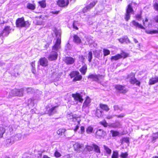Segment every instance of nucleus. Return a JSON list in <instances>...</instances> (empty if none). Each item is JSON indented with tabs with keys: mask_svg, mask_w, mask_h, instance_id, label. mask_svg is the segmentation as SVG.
<instances>
[{
	"mask_svg": "<svg viewBox=\"0 0 158 158\" xmlns=\"http://www.w3.org/2000/svg\"><path fill=\"white\" fill-rule=\"evenodd\" d=\"M57 40L55 45L53 47L52 51L48 57L49 60L52 61L57 59L58 54L57 52L58 50L60 48L61 43L60 34V33H56Z\"/></svg>",
	"mask_w": 158,
	"mask_h": 158,
	"instance_id": "nucleus-1",
	"label": "nucleus"
},
{
	"mask_svg": "<svg viewBox=\"0 0 158 158\" xmlns=\"http://www.w3.org/2000/svg\"><path fill=\"white\" fill-rule=\"evenodd\" d=\"M30 24L28 21H25L23 17L18 18L16 22V26L18 27H27Z\"/></svg>",
	"mask_w": 158,
	"mask_h": 158,
	"instance_id": "nucleus-2",
	"label": "nucleus"
},
{
	"mask_svg": "<svg viewBox=\"0 0 158 158\" xmlns=\"http://www.w3.org/2000/svg\"><path fill=\"white\" fill-rule=\"evenodd\" d=\"M136 5V4L134 2H132L131 4H129L127 6V8L126 9V13L125 17L126 20L128 21L130 19V15L134 14V11L131 6L132 5Z\"/></svg>",
	"mask_w": 158,
	"mask_h": 158,
	"instance_id": "nucleus-3",
	"label": "nucleus"
},
{
	"mask_svg": "<svg viewBox=\"0 0 158 158\" xmlns=\"http://www.w3.org/2000/svg\"><path fill=\"white\" fill-rule=\"evenodd\" d=\"M128 78L129 79V81L131 84H135L136 85L139 86L140 82L137 80L135 77V74L133 73H131L128 76Z\"/></svg>",
	"mask_w": 158,
	"mask_h": 158,
	"instance_id": "nucleus-4",
	"label": "nucleus"
},
{
	"mask_svg": "<svg viewBox=\"0 0 158 158\" xmlns=\"http://www.w3.org/2000/svg\"><path fill=\"white\" fill-rule=\"evenodd\" d=\"M106 135V132L103 130L101 129L98 130L95 133L96 138L99 139L104 138Z\"/></svg>",
	"mask_w": 158,
	"mask_h": 158,
	"instance_id": "nucleus-5",
	"label": "nucleus"
},
{
	"mask_svg": "<svg viewBox=\"0 0 158 158\" xmlns=\"http://www.w3.org/2000/svg\"><path fill=\"white\" fill-rule=\"evenodd\" d=\"M72 96L76 101H79L81 103H82L83 101L82 95L79 93L73 94H72Z\"/></svg>",
	"mask_w": 158,
	"mask_h": 158,
	"instance_id": "nucleus-6",
	"label": "nucleus"
},
{
	"mask_svg": "<svg viewBox=\"0 0 158 158\" xmlns=\"http://www.w3.org/2000/svg\"><path fill=\"white\" fill-rule=\"evenodd\" d=\"M97 1H93L90 3L89 4L87 5L86 7H84L82 9V12L83 13L87 12L88 11L91 9L92 8L94 7L96 4L97 3Z\"/></svg>",
	"mask_w": 158,
	"mask_h": 158,
	"instance_id": "nucleus-7",
	"label": "nucleus"
},
{
	"mask_svg": "<svg viewBox=\"0 0 158 158\" xmlns=\"http://www.w3.org/2000/svg\"><path fill=\"white\" fill-rule=\"evenodd\" d=\"M10 27H6L2 31L0 32V37L7 36L10 33Z\"/></svg>",
	"mask_w": 158,
	"mask_h": 158,
	"instance_id": "nucleus-8",
	"label": "nucleus"
},
{
	"mask_svg": "<svg viewBox=\"0 0 158 158\" xmlns=\"http://www.w3.org/2000/svg\"><path fill=\"white\" fill-rule=\"evenodd\" d=\"M57 3L60 7H65L69 4V0H58Z\"/></svg>",
	"mask_w": 158,
	"mask_h": 158,
	"instance_id": "nucleus-9",
	"label": "nucleus"
},
{
	"mask_svg": "<svg viewBox=\"0 0 158 158\" xmlns=\"http://www.w3.org/2000/svg\"><path fill=\"white\" fill-rule=\"evenodd\" d=\"M91 102V100L89 97H87L83 103L82 109L83 110H85V108L89 106Z\"/></svg>",
	"mask_w": 158,
	"mask_h": 158,
	"instance_id": "nucleus-10",
	"label": "nucleus"
},
{
	"mask_svg": "<svg viewBox=\"0 0 158 158\" xmlns=\"http://www.w3.org/2000/svg\"><path fill=\"white\" fill-rule=\"evenodd\" d=\"M75 150L78 152H80L84 148V145L82 143H76L74 145Z\"/></svg>",
	"mask_w": 158,
	"mask_h": 158,
	"instance_id": "nucleus-11",
	"label": "nucleus"
},
{
	"mask_svg": "<svg viewBox=\"0 0 158 158\" xmlns=\"http://www.w3.org/2000/svg\"><path fill=\"white\" fill-rule=\"evenodd\" d=\"M75 61V58H74L71 57H65L64 59V62L67 64H73Z\"/></svg>",
	"mask_w": 158,
	"mask_h": 158,
	"instance_id": "nucleus-12",
	"label": "nucleus"
},
{
	"mask_svg": "<svg viewBox=\"0 0 158 158\" xmlns=\"http://www.w3.org/2000/svg\"><path fill=\"white\" fill-rule=\"evenodd\" d=\"M71 118L70 117L69 119H70L72 121L74 122L75 124H80L81 119L79 117L74 116H71Z\"/></svg>",
	"mask_w": 158,
	"mask_h": 158,
	"instance_id": "nucleus-13",
	"label": "nucleus"
},
{
	"mask_svg": "<svg viewBox=\"0 0 158 158\" xmlns=\"http://www.w3.org/2000/svg\"><path fill=\"white\" fill-rule=\"evenodd\" d=\"M39 62L40 65L43 66H46L48 64V61L45 57H42L40 59Z\"/></svg>",
	"mask_w": 158,
	"mask_h": 158,
	"instance_id": "nucleus-14",
	"label": "nucleus"
},
{
	"mask_svg": "<svg viewBox=\"0 0 158 158\" xmlns=\"http://www.w3.org/2000/svg\"><path fill=\"white\" fill-rule=\"evenodd\" d=\"M130 25L131 26H134L136 28L138 27L143 29H145V28L141 24H139L135 20L132 21Z\"/></svg>",
	"mask_w": 158,
	"mask_h": 158,
	"instance_id": "nucleus-15",
	"label": "nucleus"
},
{
	"mask_svg": "<svg viewBox=\"0 0 158 158\" xmlns=\"http://www.w3.org/2000/svg\"><path fill=\"white\" fill-rule=\"evenodd\" d=\"M115 88L118 90L120 93H125L127 90L125 87L121 85H117L115 86Z\"/></svg>",
	"mask_w": 158,
	"mask_h": 158,
	"instance_id": "nucleus-16",
	"label": "nucleus"
},
{
	"mask_svg": "<svg viewBox=\"0 0 158 158\" xmlns=\"http://www.w3.org/2000/svg\"><path fill=\"white\" fill-rule=\"evenodd\" d=\"M100 77V75H97L96 74H90L88 76V78L92 79L94 81H98Z\"/></svg>",
	"mask_w": 158,
	"mask_h": 158,
	"instance_id": "nucleus-17",
	"label": "nucleus"
},
{
	"mask_svg": "<svg viewBox=\"0 0 158 158\" xmlns=\"http://www.w3.org/2000/svg\"><path fill=\"white\" fill-rule=\"evenodd\" d=\"M109 126L110 127L114 128H119L122 127V124L119 121H116L114 123L110 124Z\"/></svg>",
	"mask_w": 158,
	"mask_h": 158,
	"instance_id": "nucleus-18",
	"label": "nucleus"
},
{
	"mask_svg": "<svg viewBox=\"0 0 158 158\" xmlns=\"http://www.w3.org/2000/svg\"><path fill=\"white\" fill-rule=\"evenodd\" d=\"M58 107V106H56L52 107L49 109L48 111V113L49 116H51L56 112V109Z\"/></svg>",
	"mask_w": 158,
	"mask_h": 158,
	"instance_id": "nucleus-19",
	"label": "nucleus"
},
{
	"mask_svg": "<svg viewBox=\"0 0 158 158\" xmlns=\"http://www.w3.org/2000/svg\"><path fill=\"white\" fill-rule=\"evenodd\" d=\"M158 82V77L153 78L152 77L150 79L149 81V84L152 85Z\"/></svg>",
	"mask_w": 158,
	"mask_h": 158,
	"instance_id": "nucleus-20",
	"label": "nucleus"
},
{
	"mask_svg": "<svg viewBox=\"0 0 158 158\" xmlns=\"http://www.w3.org/2000/svg\"><path fill=\"white\" fill-rule=\"evenodd\" d=\"M74 42L77 44L81 43V41L80 38L76 35H74L73 36Z\"/></svg>",
	"mask_w": 158,
	"mask_h": 158,
	"instance_id": "nucleus-21",
	"label": "nucleus"
},
{
	"mask_svg": "<svg viewBox=\"0 0 158 158\" xmlns=\"http://www.w3.org/2000/svg\"><path fill=\"white\" fill-rule=\"evenodd\" d=\"M119 42L121 43H123L124 42L127 43L128 42H129V40L128 37L127 36H125L122 38H120L118 39Z\"/></svg>",
	"mask_w": 158,
	"mask_h": 158,
	"instance_id": "nucleus-22",
	"label": "nucleus"
},
{
	"mask_svg": "<svg viewBox=\"0 0 158 158\" xmlns=\"http://www.w3.org/2000/svg\"><path fill=\"white\" fill-rule=\"evenodd\" d=\"M102 111L98 109H97L95 112L96 116H97L98 118H100L102 116Z\"/></svg>",
	"mask_w": 158,
	"mask_h": 158,
	"instance_id": "nucleus-23",
	"label": "nucleus"
},
{
	"mask_svg": "<svg viewBox=\"0 0 158 158\" xmlns=\"http://www.w3.org/2000/svg\"><path fill=\"white\" fill-rule=\"evenodd\" d=\"M114 111H116L118 112H120L123 109L122 106H119L118 105H115L114 106Z\"/></svg>",
	"mask_w": 158,
	"mask_h": 158,
	"instance_id": "nucleus-24",
	"label": "nucleus"
},
{
	"mask_svg": "<svg viewBox=\"0 0 158 158\" xmlns=\"http://www.w3.org/2000/svg\"><path fill=\"white\" fill-rule=\"evenodd\" d=\"M93 146L94 151L100 154L101 152L99 147L98 145L94 144H93Z\"/></svg>",
	"mask_w": 158,
	"mask_h": 158,
	"instance_id": "nucleus-25",
	"label": "nucleus"
},
{
	"mask_svg": "<svg viewBox=\"0 0 158 158\" xmlns=\"http://www.w3.org/2000/svg\"><path fill=\"white\" fill-rule=\"evenodd\" d=\"M66 131V130L65 129H60L57 131L56 133L58 135H61L64 134Z\"/></svg>",
	"mask_w": 158,
	"mask_h": 158,
	"instance_id": "nucleus-26",
	"label": "nucleus"
},
{
	"mask_svg": "<svg viewBox=\"0 0 158 158\" xmlns=\"http://www.w3.org/2000/svg\"><path fill=\"white\" fill-rule=\"evenodd\" d=\"M27 7L29 9L34 10L35 9V4L28 3L27 4Z\"/></svg>",
	"mask_w": 158,
	"mask_h": 158,
	"instance_id": "nucleus-27",
	"label": "nucleus"
},
{
	"mask_svg": "<svg viewBox=\"0 0 158 158\" xmlns=\"http://www.w3.org/2000/svg\"><path fill=\"white\" fill-rule=\"evenodd\" d=\"M79 74V73L77 71H73L70 73L69 76L71 78L73 77H75L76 75H78V74Z\"/></svg>",
	"mask_w": 158,
	"mask_h": 158,
	"instance_id": "nucleus-28",
	"label": "nucleus"
},
{
	"mask_svg": "<svg viewBox=\"0 0 158 158\" xmlns=\"http://www.w3.org/2000/svg\"><path fill=\"white\" fill-rule=\"evenodd\" d=\"M5 128L2 126H0V138L3 137V135L5 133Z\"/></svg>",
	"mask_w": 158,
	"mask_h": 158,
	"instance_id": "nucleus-29",
	"label": "nucleus"
},
{
	"mask_svg": "<svg viewBox=\"0 0 158 158\" xmlns=\"http://www.w3.org/2000/svg\"><path fill=\"white\" fill-rule=\"evenodd\" d=\"M78 75H76V76L73 79V81L74 82L76 81H80L82 78V76L78 74Z\"/></svg>",
	"mask_w": 158,
	"mask_h": 158,
	"instance_id": "nucleus-30",
	"label": "nucleus"
},
{
	"mask_svg": "<svg viewBox=\"0 0 158 158\" xmlns=\"http://www.w3.org/2000/svg\"><path fill=\"white\" fill-rule=\"evenodd\" d=\"M87 69V68L86 66H82L81 68L80 69V71L83 75H85Z\"/></svg>",
	"mask_w": 158,
	"mask_h": 158,
	"instance_id": "nucleus-31",
	"label": "nucleus"
},
{
	"mask_svg": "<svg viewBox=\"0 0 158 158\" xmlns=\"http://www.w3.org/2000/svg\"><path fill=\"white\" fill-rule=\"evenodd\" d=\"M122 56H121V55L120 54H118L117 55L112 56L111 58V60H116L119 59L121 58Z\"/></svg>",
	"mask_w": 158,
	"mask_h": 158,
	"instance_id": "nucleus-32",
	"label": "nucleus"
},
{
	"mask_svg": "<svg viewBox=\"0 0 158 158\" xmlns=\"http://www.w3.org/2000/svg\"><path fill=\"white\" fill-rule=\"evenodd\" d=\"M100 108L103 110L106 111H108L109 110V109L107 105L100 104Z\"/></svg>",
	"mask_w": 158,
	"mask_h": 158,
	"instance_id": "nucleus-33",
	"label": "nucleus"
},
{
	"mask_svg": "<svg viewBox=\"0 0 158 158\" xmlns=\"http://www.w3.org/2000/svg\"><path fill=\"white\" fill-rule=\"evenodd\" d=\"M120 55H121V56H122L121 58H123L124 59L129 57V53L125 52L123 51H122Z\"/></svg>",
	"mask_w": 158,
	"mask_h": 158,
	"instance_id": "nucleus-34",
	"label": "nucleus"
},
{
	"mask_svg": "<svg viewBox=\"0 0 158 158\" xmlns=\"http://www.w3.org/2000/svg\"><path fill=\"white\" fill-rule=\"evenodd\" d=\"M23 89H18V92H16V96H23Z\"/></svg>",
	"mask_w": 158,
	"mask_h": 158,
	"instance_id": "nucleus-35",
	"label": "nucleus"
},
{
	"mask_svg": "<svg viewBox=\"0 0 158 158\" xmlns=\"http://www.w3.org/2000/svg\"><path fill=\"white\" fill-rule=\"evenodd\" d=\"M93 149V146L86 145L85 146V150L89 152H90Z\"/></svg>",
	"mask_w": 158,
	"mask_h": 158,
	"instance_id": "nucleus-36",
	"label": "nucleus"
},
{
	"mask_svg": "<svg viewBox=\"0 0 158 158\" xmlns=\"http://www.w3.org/2000/svg\"><path fill=\"white\" fill-rule=\"evenodd\" d=\"M103 147L106 153L109 155H110L111 152V150L107 146L105 145L103 146Z\"/></svg>",
	"mask_w": 158,
	"mask_h": 158,
	"instance_id": "nucleus-37",
	"label": "nucleus"
},
{
	"mask_svg": "<svg viewBox=\"0 0 158 158\" xmlns=\"http://www.w3.org/2000/svg\"><path fill=\"white\" fill-rule=\"evenodd\" d=\"M15 141L13 137H11L10 139H7L6 140L7 143H8L9 145L11 144L14 143Z\"/></svg>",
	"mask_w": 158,
	"mask_h": 158,
	"instance_id": "nucleus-38",
	"label": "nucleus"
},
{
	"mask_svg": "<svg viewBox=\"0 0 158 158\" xmlns=\"http://www.w3.org/2000/svg\"><path fill=\"white\" fill-rule=\"evenodd\" d=\"M18 92V89H15L11 90L10 92V95L11 96H16V92Z\"/></svg>",
	"mask_w": 158,
	"mask_h": 158,
	"instance_id": "nucleus-39",
	"label": "nucleus"
},
{
	"mask_svg": "<svg viewBox=\"0 0 158 158\" xmlns=\"http://www.w3.org/2000/svg\"><path fill=\"white\" fill-rule=\"evenodd\" d=\"M110 133L112 134V136L113 137L117 136L119 134L118 131L114 130H111L110 131Z\"/></svg>",
	"mask_w": 158,
	"mask_h": 158,
	"instance_id": "nucleus-40",
	"label": "nucleus"
},
{
	"mask_svg": "<svg viewBox=\"0 0 158 158\" xmlns=\"http://www.w3.org/2000/svg\"><path fill=\"white\" fill-rule=\"evenodd\" d=\"M39 3L40 6L42 8H45L46 6V3L44 0H43L39 2Z\"/></svg>",
	"mask_w": 158,
	"mask_h": 158,
	"instance_id": "nucleus-41",
	"label": "nucleus"
},
{
	"mask_svg": "<svg viewBox=\"0 0 158 158\" xmlns=\"http://www.w3.org/2000/svg\"><path fill=\"white\" fill-rule=\"evenodd\" d=\"M146 32L148 34H153L155 33H158V31L157 30H148L146 31Z\"/></svg>",
	"mask_w": 158,
	"mask_h": 158,
	"instance_id": "nucleus-42",
	"label": "nucleus"
},
{
	"mask_svg": "<svg viewBox=\"0 0 158 158\" xmlns=\"http://www.w3.org/2000/svg\"><path fill=\"white\" fill-rule=\"evenodd\" d=\"M15 141L20 140L21 138V135L20 134H18L13 137Z\"/></svg>",
	"mask_w": 158,
	"mask_h": 158,
	"instance_id": "nucleus-43",
	"label": "nucleus"
},
{
	"mask_svg": "<svg viewBox=\"0 0 158 158\" xmlns=\"http://www.w3.org/2000/svg\"><path fill=\"white\" fill-rule=\"evenodd\" d=\"M93 130V127L90 126L88 127L86 130V131L88 134H89L92 132Z\"/></svg>",
	"mask_w": 158,
	"mask_h": 158,
	"instance_id": "nucleus-44",
	"label": "nucleus"
},
{
	"mask_svg": "<svg viewBox=\"0 0 158 158\" xmlns=\"http://www.w3.org/2000/svg\"><path fill=\"white\" fill-rule=\"evenodd\" d=\"M103 52L104 56H106L110 54V51L108 49H103Z\"/></svg>",
	"mask_w": 158,
	"mask_h": 158,
	"instance_id": "nucleus-45",
	"label": "nucleus"
},
{
	"mask_svg": "<svg viewBox=\"0 0 158 158\" xmlns=\"http://www.w3.org/2000/svg\"><path fill=\"white\" fill-rule=\"evenodd\" d=\"M128 155V154L127 152L125 153L122 152L120 156L122 158H127Z\"/></svg>",
	"mask_w": 158,
	"mask_h": 158,
	"instance_id": "nucleus-46",
	"label": "nucleus"
},
{
	"mask_svg": "<svg viewBox=\"0 0 158 158\" xmlns=\"http://www.w3.org/2000/svg\"><path fill=\"white\" fill-rule=\"evenodd\" d=\"M92 53L91 52H89L88 53V60L90 62L91 61L92 58Z\"/></svg>",
	"mask_w": 158,
	"mask_h": 158,
	"instance_id": "nucleus-47",
	"label": "nucleus"
},
{
	"mask_svg": "<svg viewBox=\"0 0 158 158\" xmlns=\"http://www.w3.org/2000/svg\"><path fill=\"white\" fill-rule=\"evenodd\" d=\"M118 153L117 152L114 151L111 158H118Z\"/></svg>",
	"mask_w": 158,
	"mask_h": 158,
	"instance_id": "nucleus-48",
	"label": "nucleus"
},
{
	"mask_svg": "<svg viewBox=\"0 0 158 158\" xmlns=\"http://www.w3.org/2000/svg\"><path fill=\"white\" fill-rule=\"evenodd\" d=\"M153 140H155L158 138V132L154 133L152 135Z\"/></svg>",
	"mask_w": 158,
	"mask_h": 158,
	"instance_id": "nucleus-49",
	"label": "nucleus"
},
{
	"mask_svg": "<svg viewBox=\"0 0 158 158\" xmlns=\"http://www.w3.org/2000/svg\"><path fill=\"white\" fill-rule=\"evenodd\" d=\"M154 9L158 11V3L157 2H155L153 4Z\"/></svg>",
	"mask_w": 158,
	"mask_h": 158,
	"instance_id": "nucleus-50",
	"label": "nucleus"
},
{
	"mask_svg": "<svg viewBox=\"0 0 158 158\" xmlns=\"http://www.w3.org/2000/svg\"><path fill=\"white\" fill-rule=\"evenodd\" d=\"M27 93L31 94L33 92L34 90L31 88H28L26 89Z\"/></svg>",
	"mask_w": 158,
	"mask_h": 158,
	"instance_id": "nucleus-51",
	"label": "nucleus"
},
{
	"mask_svg": "<svg viewBox=\"0 0 158 158\" xmlns=\"http://www.w3.org/2000/svg\"><path fill=\"white\" fill-rule=\"evenodd\" d=\"M55 156L56 157H60L61 156V154L57 151H56L54 153Z\"/></svg>",
	"mask_w": 158,
	"mask_h": 158,
	"instance_id": "nucleus-52",
	"label": "nucleus"
},
{
	"mask_svg": "<svg viewBox=\"0 0 158 158\" xmlns=\"http://www.w3.org/2000/svg\"><path fill=\"white\" fill-rule=\"evenodd\" d=\"M100 123L101 124H102V125H103L104 127H106L108 126V123L106 122V121L104 120L103 121L101 122H100Z\"/></svg>",
	"mask_w": 158,
	"mask_h": 158,
	"instance_id": "nucleus-53",
	"label": "nucleus"
},
{
	"mask_svg": "<svg viewBox=\"0 0 158 158\" xmlns=\"http://www.w3.org/2000/svg\"><path fill=\"white\" fill-rule=\"evenodd\" d=\"M125 116V114H121L118 115H115V116L117 117L118 118H122Z\"/></svg>",
	"mask_w": 158,
	"mask_h": 158,
	"instance_id": "nucleus-54",
	"label": "nucleus"
},
{
	"mask_svg": "<svg viewBox=\"0 0 158 158\" xmlns=\"http://www.w3.org/2000/svg\"><path fill=\"white\" fill-rule=\"evenodd\" d=\"M76 126L75 127V128L74 129V131L75 132H76L77 131V130L79 129L80 124H76Z\"/></svg>",
	"mask_w": 158,
	"mask_h": 158,
	"instance_id": "nucleus-55",
	"label": "nucleus"
},
{
	"mask_svg": "<svg viewBox=\"0 0 158 158\" xmlns=\"http://www.w3.org/2000/svg\"><path fill=\"white\" fill-rule=\"evenodd\" d=\"M114 116H115V115H107L106 118L107 119H110L112 118Z\"/></svg>",
	"mask_w": 158,
	"mask_h": 158,
	"instance_id": "nucleus-56",
	"label": "nucleus"
},
{
	"mask_svg": "<svg viewBox=\"0 0 158 158\" xmlns=\"http://www.w3.org/2000/svg\"><path fill=\"white\" fill-rule=\"evenodd\" d=\"M81 134H83L85 131V127L84 126H81Z\"/></svg>",
	"mask_w": 158,
	"mask_h": 158,
	"instance_id": "nucleus-57",
	"label": "nucleus"
},
{
	"mask_svg": "<svg viewBox=\"0 0 158 158\" xmlns=\"http://www.w3.org/2000/svg\"><path fill=\"white\" fill-rule=\"evenodd\" d=\"M136 17L138 20H140L141 19V16L140 15H137L136 16Z\"/></svg>",
	"mask_w": 158,
	"mask_h": 158,
	"instance_id": "nucleus-58",
	"label": "nucleus"
},
{
	"mask_svg": "<svg viewBox=\"0 0 158 158\" xmlns=\"http://www.w3.org/2000/svg\"><path fill=\"white\" fill-rule=\"evenodd\" d=\"M35 61H33L31 63V65L32 67V68H35Z\"/></svg>",
	"mask_w": 158,
	"mask_h": 158,
	"instance_id": "nucleus-59",
	"label": "nucleus"
},
{
	"mask_svg": "<svg viewBox=\"0 0 158 158\" xmlns=\"http://www.w3.org/2000/svg\"><path fill=\"white\" fill-rule=\"evenodd\" d=\"M73 28L75 29L76 30L78 29V28L76 26L75 23L74 22L73 23Z\"/></svg>",
	"mask_w": 158,
	"mask_h": 158,
	"instance_id": "nucleus-60",
	"label": "nucleus"
},
{
	"mask_svg": "<svg viewBox=\"0 0 158 158\" xmlns=\"http://www.w3.org/2000/svg\"><path fill=\"white\" fill-rule=\"evenodd\" d=\"M154 19L156 22H158V15L156 16L155 17Z\"/></svg>",
	"mask_w": 158,
	"mask_h": 158,
	"instance_id": "nucleus-61",
	"label": "nucleus"
},
{
	"mask_svg": "<svg viewBox=\"0 0 158 158\" xmlns=\"http://www.w3.org/2000/svg\"><path fill=\"white\" fill-rule=\"evenodd\" d=\"M59 12V11H52L51 13L54 14H57Z\"/></svg>",
	"mask_w": 158,
	"mask_h": 158,
	"instance_id": "nucleus-62",
	"label": "nucleus"
},
{
	"mask_svg": "<svg viewBox=\"0 0 158 158\" xmlns=\"http://www.w3.org/2000/svg\"><path fill=\"white\" fill-rule=\"evenodd\" d=\"M123 140L126 143H128L129 142V140L127 138H124L123 139Z\"/></svg>",
	"mask_w": 158,
	"mask_h": 158,
	"instance_id": "nucleus-63",
	"label": "nucleus"
},
{
	"mask_svg": "<svg viewBox=\"0 0 158 158\" xmlns=\"http://www.w3.org/2000/svg\"><path fill=\"white\" fill-rule=\"evenodd\" d=\"M31 71L33 73L35 74V68H32Z\"/></svg>",
	"mask_w": 158,
	"mask_h": 158,
	"instance_id": "nucleus-64",
	"label": "nucleus"
}]
</instances>
